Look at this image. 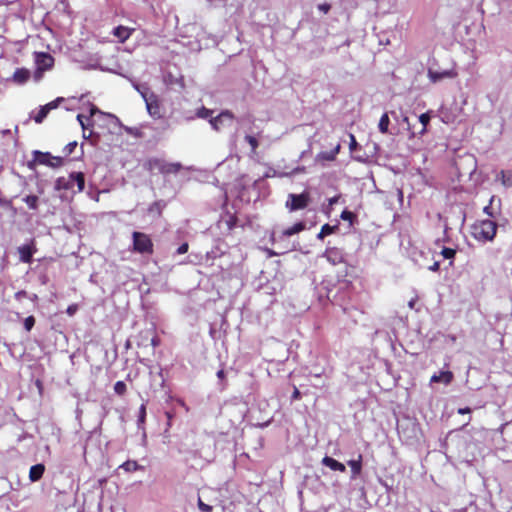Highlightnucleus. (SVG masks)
<instances>
[{"label": "nucleus", "mask_w": 512, "mask_h": 512, "mask_svg": "<svg viewBox=\"0 0 512 512\" xmlns=\"http://www.w3.org/2000/svg\"><path fill=\"white\" fill-rule=\"evenodd\" d=\"M133 87L139 92V94L143 98L148 114L154 119L161 118L162 113L158 96L152 91H150L149 87L145 84L133 83Z\"/></svg>", "instance_id": "obj_1"}, {"label": "nucleus", "mask_w": 512, "mask_h": 512, "mask_svg": "<svg viewBox=\"0 0 512 512\" xmlns=\"http://www.w3.org/2000/svg\"><path fill=\"white\" fill-rule=\"evenodd\" d=\"M497 224L489 219L479 221L472 227V234L478 241H492L496 235Z\"/></svg>", "instance_id": "obj_2"}, {"label": "nucleus", "mask_w": 512, "mask_h": 512, "mask_svg": "<svg viewBox=\"0 0 512 512\" xmlns=\"http://www.w3.org/2000/svg\"><path fill=\"white\" fill-rule=\"evenodd\" d=\"M36 65L35 78L40 79L43 72L50 70L54 65V58L46 52H36L34 54Z\"/></svg>", "instance_id": "obj_3"}, {"label": "nucleus", "mask_w": 512, "mask_h": 512, "mask_svg": "<svg viewBox=\"0 0 512 512\" xmlns=\"http://www.w3.org/2000/svg\"><path fill=\"white\" fill-rule=\"evenodd\" d=\"M133 249L141 254H150L153 252V243L148 235L141 232H133Z\"/></svg>", "instance_id": "obj_4"}, {"label": "nucleus", "mask_w": 512, "mask_h": 512, "mask_svg": "<svg viewBox=\"0 0 512 512\" xmlns=\"http://www.w3.org/2000/svg\"><path fill=\"white\" fill-rule=\"evenodd\" d=\"M209 123L213 130L222 132L233 125V115L229 111H223L218 116L210 118Z\"/></svg>", "instance_id": "obj_5"}, {"label": "nucleus", "mask_w": 512, "mask_h": 512, "mask_svg": "<svg viewBox=\"0 0 512 512\" xmlns=\"http://www.w3.org/2000/svg\"><path fill=\"white\" fill-rule=\"evenodd\" d=\"M308 202L309 195L307 193L289 194L286 205L291 211H296L306 208Z\"/></svg>", "instance_id": "obj_6"}, {"label": "nucleus", "mask_w": 512, "mask_h": 512, "mask_svg": "<svg viewBox=\"0 0 512 512\" xmlns=\"http://www.w3.org/2000/svg\"><path fill=\"white\" fill-rule=\"evenodd\" d=\"M64 101V98L62 97H58L56 98L55 100L41 106L38 110V112L36 113V115H34L33 119L36 123H42L44 121V119L47 117L48 113L53 110V109H56L61 102Z\"/></svg>", "instance_id": "obj_7"}, {"label": "nucleus", "mask_w": 512, "mask_h": 512, "mask_svg": "<svg viewBox=\"0 0 512 512\" xmlns=\"http://www.w3.org/2000/svg\"><path fill=\"white\" fill-rule=\"evenodd\" d=\"M457 75L458 74L454 68L438 71L430 67L427 72L429 80L433 83L439 82L445 78L453 79L457 77Z\"/></svg>", "instance_id": "obj_8"}, {"label": "nucleus", "mask_w": 512, "mask_h": 512, "mask_svg": "<svg viewBox=\"0 0 512 512\" xmlns=\"http://www.w3.org/2000/svg\"><path fill=\"white\" fill-rule=\"evenodd\" d=\"M322 257L332 265H338L344 261V253L337 247H327Z\"/></svg>", "instance_id": "obj_9"}, {"label": "nucleus", "mask_w": 512, "mask_h": 512, "mask_svg": "<svg viewBox=\"0 0 512 512\" xmlns=\"http://www.w3.org/2000/svg\"><path fill=\"white\" fill-rule=\"evenodd\" d=\"M34 160L38 164L56 167L60 163V158L52 157L50 153H43L39 151L34 152Z\"/></svg>", "instance_id": "obj_10"}, {"label": "nucleus", "mask_w": 512, "mask_h": 512, "mask_svg": "<svg viewBox=\"0 0 512 512\" xmlns=\"http://www.w3.org/2000/svg\"><path fill=\"white\" fill-rule=\"evenodd\" d=\"M154 167H156L163 174H176L182 165L178 162L168 163L161 160H154Z\"/></svg>", "instance_id": "obj_11"}, {"label": "nucleus", "mask_w": 512, "mask_h": 512, "mask_svg": "<svg viewBox=\"0 0 512 512\" xmlns=\"http://www.w3.org/2000/svg\"><path fill=\"white\" fill-rule=\"evenodd\" d=\"M36 249L34 248L33 244H25L18 247V253L20 261L23 263H31L33 254L35 253Z\"/></svg>", "instance_id": "obj_12"}, {"label": "nucleus", "mask_w": 512, "mask_h": 512, "mask_svg": "<svg viewBox=\"0 0 512 512\" xmlns=\"http://www.w3.org/2000/svg\"><path fill=\"white\" fill-rule=\"evenodd\" d=\"M341 145L338 143L331 151H322L316 155V162H331L336 159L337 154L340 152Z\"/></svg>", "instance_id": "obj_13"}, {"label": "nucleus", "mask_w": 512, "mask_h": 512, "mask_svg": "<svg viewBox=\"0 0 512 512\" xmlns=\"http://www.w3.org/2000/svg\"><path fill=\"white\" fill-rule=\"evenodd\" d=\"M74 188L73 173L67 177H59L55 182L56 190H72Z\"/></svg>", "instance_id": "obj_14"}, {"label": "nucleus", "mask_w": 512, "mask_h": 512, "mask_svg": "<svg viewBox=\"0 0 512 512\" xmlns=\"http://www.w3.org/2000/svg\"><path fill=\"white\" fill-rule=\"evenodd\" d=\"M304 229H305L304 222H297V223L293 224L291 227L285 229L281 235L276 236L275 234H273V240L276 241V237H278L279 239H282L284 237H290L294 234H297V233L303 231Z\"/></svg>", "instance_id": "obj_15"}, {"label": "nucleus", "mask_w": 512, "mask_h": 512, "mask_svg": "<svg viewBox=\"0 0 512 512\" xmlns=\"http://www.w3.org/2000/svg\"><path fill=\"white\" fill-rule=\"evenodd\" d=\"M322 464L324 466L330 468L333 471L345 472V470H346V467L343 463L335 460L334 458H332L330 456H325L322 459Z\"/></svg>", "instance_id": "obj_16"}, {"label": "nucleus", "mask_w": 512, "mask_h": 512, "mask_svg": "<svg viewBox=\"0 0 512 512\" xmlns=\"http://www.w3.org/2000/svg\"><path fill=\"white\" fill-rule=\"evenodd\" d=\"M453 380V373L451 371H441L438 374H434L431 376V383L442 382L446 385L450 384Z\"/></svg>", "instance_id": "obj_17"}, {"label": "nucleus", "mask_w": 512, "mask_h": 512, "mask_svg": "<svg viewBox=\"0 0 512 512\" xmlns=\"http://www.w3.org/2000/svg\"><path fill=\"white\" fill-rule=\"evenodd\" d=\"M96 113H100L99 109L95 106H92L90 108V113L88 116H85L83 114L77 115V120L83 130H87V127L90 125L91 117H93Z\"/></svg>", "instance_id": "obj_18"}, {"label": "nucleus", "mask_w": 512, "mask_h": 512, "mask_svg": "<svg viewBox=\"0 0 512 512\" xmlns=\"http://www.w3.org/2000/svg\"><path fill=\"white\" fill-rule=\"evenodd\" d=\"M145 420H146V405H145V403H143L139 408L138 418H137V427L139 430L142 431L143 441L146 440V431H145V427H144Z\"/></svg>", "instance_id": "obj_19"}, {"label": "nucleus", "mask_w": 512, "mask_h": 512, "mask_svg": "<svg viewBox=\"0 0 512 512\" xmlns=\"http://www.w3.org/2000/svg\"><path fill=\"white\" fill-rule=\"evenodd\" d=\"M30 78V71L25 68H18L13 73L12 79L17 84H24Z\"/></svg>", "instance_id": "obj_20"}, {"label": "nucleus", "mask_w": 512, "mask_h": 512, "mask_svg": "<svg viewBox=\"0 0 512 512\" xmlns=\"http://www.w3.org/2000/svg\"><path fill=\"white\" fill-rule=\"evenodd\" d=\"M44 471H45V466L43 464L33 465L29 471L30 481L36 482V481L40 480L43 476Z\"/></svg>", "instance_id": "obj_21"}, {"label": "nucleus", "mask_w": 512, "mask_h": 512, "mask_svg": "<svg viewBox=\"0 0 512 512\" xmlns=\"http://www.w3.org/2000/svg\"><path fill=\"white\" fill-rule=\"evenodd\" d=\"M132 31V29H129L127 27L118 26L113 29V35L117 37L120 42H124L130 37Z\"/></svg>", "instance_id": "obj_22"}, {"label": "nucleus", "mask_w": 512, "mask_h": 512, "mask_svg": "<svg viewBox=\"0 0 512 512\" xmlns=\"http://www.w3.org/2000/svg\"><path fill=\"white\" fill-rule=\"evenodd\" d=\"M496 180L500 181L505 188H509L512 186V173L502 170L498 173Z\"/></svg>", "instance_id": "obj_23"}, {"label": "nucleus", "mask_w": 512, "mask_h": 512, "mask_svg": "<svg viewBox=\"0 0 512 512\" xmlns=\"http://www.w3.org/2000/svg\"><path fill=\"white\" fill-rule=\"evenodd\" d=\"M337 229H338L337 225L331 226L329 224H324L321 227L320 232L317 234V239L323 240L324 237L333 234Z\"/></svg>", "instance_id": "obj_24"}, {"label": "nucleus", "mask_w": 512, "mask_h": 512, "mask_svg": "<svg viewBox=\"0 0 512 512\" xmlns=\"http://www.w3.org/2000/svg\"><path fill=\"white\" fill-rule=\"evenodd\" d=\"M74 186H77V192H82L85 186V178L82 172H73Z\"/></svg>", "instance_id": "obj_25"}, {"label": "nucleus", "mask_w": 512, "mask_h": 512, "mask_svg": "<svg viewBox=\"0 0 512 512\" xmlns=\"http://www.w3.org/2000/svg\"><path fill=\"white\" fill-rule=\"evenodd\" d=\"M389 123H390V120H389L388 114L384 113L379 120V124H378L379 131L383 134L387 133Z\"/></svg>", "instance_id": "obj_26"}, {"label": "nucleus", "mask_w": 512, "mask_h": 512, "mask_svg": "<svg viewBox=\"0 0 512 512\" xmlns=\"http://www.w3.org/2000/svg\"><path fill=\"white\" fill-rule=\"evenodd\" d=\"M120 468L125 470L126 472H133V471L139 470L141 467L136 461L128 460V461L124 462L120 466Z\"/></svg>", "instance_id": "obj_27"}, {"label": "nucleus", "mask_w": 512, "mask_h": 512, "mask_svg": "<svg viewBox=\"0 0 512 512\" xmlns=\"http://www.w3.org/2000/svg\"><path fill=\"white\" fill-rule=\"evenodd\" d=\"M23 201L32 210H36L38 208V197L36 195H27L23 198Z\"/></svg>", "instance_id": "obj_28"}, {"label": "nucleus", "mask_w": 512, "mask_h": 512, "mask_svg": "<svg viewBox=\"0 0 512 512\" xmlns=\"http://www.w3.org/2000/svg\"><path fill=\"white\" fill-rule=\"evenodd\" d=\"M348 465L351 467L352 477H356L361 472V460H350Z\"/></svg>", "instance_id": "obj_29"}, {"label": "nucleus", "mask_w": 512, "mask_h": 512, "mask_svg": "<svg viewBox=\"0 0 512 512\" xmlns=\"http://www.w3.org/2000/svg\"><path fill=\"white\" fill-rule=\"evenodd\" d=\"M431 119L430 112L423 113L419 116V122L422 124V129L420 134L423 135L426 132V127L429 124Z\"/></svg>", "instance_id": "obj_30"}, {"label": "nucleus", "mask_w": 512, "mask_h": 512, "mask_svg": "<svg viewBox=\"0 0 512 512\" xmlns=\"http://www.w3.org/2000/svg\"><path fill=\"white\" fill-rule=\"evenodd\" d=\"M212 113H213L212 110L205 108V107H201L197 110L196 116L201 119H209L210 120V118H213Z\"/></svg>", "instance_id": "obj_31"}, {"label": "nucleus", "mask_w": 512, "mask_h": 512, "mask_svg": "<svg viewBox=\"0 0 512 512\" xmlns=\"http://www.w3.org/2000/svg\"><path fill=\"white\" fill-rule=\"evenodd\" d=\"M245 141L250 145L251 153L255 154L256 153V149H257V147L259 145L257 138L255 136H253V135H249L248 134V135L245 136Z\"/></svg>", "instance_id": "obj_32"}, {"label": "nucleus", "mask_w": 512, "mask_h": 512, "mask_svg": "<svg viewBox=\"0 0 512 512\" xmlns=\"http://www.w3.org/2000/svg\"><path fill=\"white\" fill-rule=\"evenodd\" d=\"M127 391V386L123 381H117L114 384V392L120 396L124 395Z\"/></svg>", "instance_id": "obj_33"}, {"label": "nucleus", "mask_w": 512, "mask_h": 512, "mask_svg": "<svg viewBox=\"0 0 512 512\" xmlns=\"http://www.w3.org/2000/svg\"><path fill=\"white\" fill-rule=\"evenodd\" d=\"M455 254H456V250L452 249V248L443 247L442 250H441V255L445 259L452 260L455 257Z\"/></svg>", "instance_id": "obj_34"}, {"label": "nucleus", "mask_w": 512, "mask_h": 512, "mask_svg": "<svg viewBox=\"0 0 512 512\" xmlns=\"http://www.w3.org/2000/svg\"><path fill=\"white\" fill-rule=\"evenodd\" d=\"M162 207H163V204H162V202H161V201L154 202V203L149 207V212H150V213H155V214H157V215H160V214H161Z\"/></svg>", "instance_id": "obj_35"}, {"label": "nucleus", "mask_w": 512, "mask_h": 512, "mask_svg": "<svg viewBox=\"0 0 512 512\" xmlns=\"http://www.w3.org/2000/svg\"><path fill=\"white\" fill-rule=\"evenodd\" d=\"M35 324V318L33 316H28L24 320V328L26 331H30Z\"/></svg>", "instance_id": "obj_36"}, {"label": "nucleus", "mask_w": 512, "mask_h": 512, "mask_svg": "<svg viewBox=\"0 0 512 512\" xmlns=\"http://www.w3.org/2000/svg\"><path fill=\"white\" fill-rule=\"evenodd\" d=\"M198 508L200 511L202 512H211L212 511V506L208 505V504H205L201 498L198 499Z\"/></svg>", "instance_id": "obj_37"}, {"label": "nucleus", "mask_w": 512, "mask_h": 512, "mask_svg": "<svg viewBox=\"0 0 512 512\" xmlns=\"http://www.w3.org/2000/svg\"><path fill=\"white\" fill-rule=\"evenodd\" d=\"M340 218L344 221L352 222V220L354 218V214L349 210H344V211H342Z\"/></svg>", "instance_id": "obj_38"}, {"label": "nucleus", "mask_w": 512, "mask_h": 512, "mask_svg": "<svg viewBox=\"0 0 512 512\" xmlns=\"http://www.w3.org/2000/svg\"><path fill=\"white\" fill-rule=\"evenodd\" d=\"M77 147V142L76 141H73V142H70L68 143L65 148H64V152L66 155H70L71 153H73L74 149Z\"/></svg>", "instance_id": "obj_39"}, {"label": "nucleus", "mask_w": 512, "mask_h": 512, "mask_svg": "<svg viewBox=\"0 0 512 512\" xmlns=\"http://www.w3.org/2000/svg\"><path fill=\"white\" fill-rule=\"evenodd\" d=\"M349 137H350L349 149L351 151H353L358 146V143H357L356 138H355V136L353 134H350Z\"/></svg>", "instance_id": "obj_40"}, {"label": "nucleus", "mask_w": 512, "mask_h": 512, "mask_svg": "<svg viewBox=\"0 0 512 512\" xmlns=\"http://www.w3.org/2000/svg\"><path fill=\"white\" fill-rule=\"evenodd\" d=\"M330 8H331V6L328 3H322V4L318 5V10L324 14L328 13Z\"/></svg>", "instance_id": "obj_41"}, {"label": "nucleus", "mask_w": 512, "mask_h": 512, "mask_svg": "<svg viewBox=\"0 0 512 512\" xmlns=\"http://www.w3.org/2000/svg\"><path fill=\"white\" fill-rule=\"evenodd\" d=\"M188 251V244L187 243H183L181 244L178 249H177V253L178 254H184Z\"/></svg>", "instance_id": "obj_42"}, {"label": "nucleus", "mask_w": 512, "mask_h": 512, "mask_svg": "<svg viewBox=\"0 0 512 512\" xmlns=\"http://www.w3.org/2000/svg\"><path fill=\"white\" fill-rule=\"evenodd\" d=\"M339 198H340L339 195L329 198L328 199L329 206L335 205L338 202Z\"/></svg>", "instance_id": "obj_43"}, {"label": "nucleus", "mask_w": 512, "mask_h": 512, "mask_svg": "<svg viewBox=\"0 0 512 512\" xmlns=\"http://www.w3.org/2000/svg\"><path fill=\"white\" fill-rule=\"evenodd\" d=\"M300 395H301L300 391L297 388H295L292 393L291 398H292V400H298L300 398Z\"/></svg>", "instance_id": "obj_44"}, {"label": "nucleus", "mask_w": 512, "mask_h": 512, "mask_svg": "<svg viewBox=\"0 0 512 512\" xmlns=\"http://www.w3.org/2000/svg\"><path fill=\"white\" fill-rule=\"evenodd\" d=\"M439 262H434L430 267H429V270L430 271H433V272H437L439 270Z\"/></svg>", "instance_id": "obj_45"}, {"label": "nucleus", "mask_w": 512, "mask_h": 512, "mask_svg": "<svg viewBox=\"0 0 512 512\" xmlns=\"http://www.w3.org/2000/svg\"><path fill=\"white\" fill-rule=\"evenodd\" d=\"M484 213L487 214L488 216H491L493 217V213L491 211V206L488 205V206H485L484 209H483Z\"/></svg>", "instance_id": "obj_46"}, {"label": "nucleus", "mask_w": 512, "mask_h": 512, "mask_svg": "<svg viewBox=\"0 0 512 512\" xmlns=\"http://www.w3.org/2000/svg\"><path fill=\"white\" fill-rule=\"evenodd\" d=\"M471 412V409L469 407H465V408H459L458 409V413L459 414H468Z\"/></svg>", "instance_id": "obj_47"}, {"label": "nucleus", "mask_w": 512, "mask_h": 512, "mask_svg": "<svg viewBox=\"0 0 512 512\" xmlns=\"http://www.w3.org/2000/svg\"><path fill=\"white\" fill-rule=\"evenodd\" d=\"M75 310H76V306H73V305L69 306L68 309H67V313L69 315H72L75 312Z\"/></svg>", "instance_id": "obj_48"}, {"label": "nucleus", "mask_w": 512, "mask_h": 512, "mask_svg": "<svg viewBox=\"0 0 512 512\" xmlns=\"http://www.w3.org/2000/svg\"><path fill=\"white\" fill-rule=\"evenodd\" d=\"M224 376H225V372H224V370H222V369H221V370H219V371L217 372V377H218L219 379H223V378H224Z\"/></svg>", "instance_id": "obj_49"}, {"label": "nucleus", "mask_w": 512, "mask_h": 512, "mask_svg": "<svg viewBox=\"0 0 512 512\" xmlns=\"http://www.w3.org/2000/svg\"><path fill=\"white\" fill-rule=\"evenodd\" d=\"M276 175H277L276 171H275V170H273L272 172H268V173L265 175V177H272V176H276Z\"/></svg>", "instance_id": "obj_50"}, {"label": "nucleus", "mask_w": 512, "mask_h": 512, "mask_svg": "<svg viewBox=\"0 0 512 512\" xmlns=\"http://www.w3.org/2000/svg\"><path fill=\"white\" fill-rule=\"evenodd\" d=\"M91 133H92V132H89V134H88V133H86V130H83V137H84L85 139H88V138L91 136Z\"/></svg>", "instance_id": "obj_51"}, {"label": "nucleus", "mask_w": 512, "mask_h": 512, "mask_svg": "<svg viewBox=\"0 0 512 512\" xmlns=\"http://www.w3.org/2000/svg\"><path fill=\"white\" fill-rule=\"evenodd\" d=\"M23 294H25V292H24V291H20V292H18V293L16 294V296H17V297H19V296H22Z\"/></svg>", "instance_id": "obj_52"}, {"label": "nucleus", "mask_w": 512, "mask_h": 512, "mask_svg": "<svg viewBox=\"0 0 512 512\" xmlns=\"http://www.w3.org/2000/svg\"><path fill=\"white\" fill-rule=\"evenodd\" d=\"M409 307H410V308H413V307H414V301H413V300H411V301L409 302Z\"/></svg>", "instance_id": "obj_53"}, {"label": "nucleus", "mask_w": 512, "mask_h": 512, "mask_svg": "<svg viewBox=\"0 0 512 512\" xmlns=\"http://www.w3.org/2000/svg\"><path fill=\"white\" fill-rule=\"evenodd\" d=\"M152 345H153V346H156V345H157V341H156V339H154V338L152 339Z\"/></svg>", "instance_id": "obj_54"}, {"label": "nucleus", "mask_w": 512, "mask_h": 512, "mask_svg": "<svg viewBox=\"0 0 512 512\" xmlns=\"http://www.w3.org/2000/svg\"><path fill=\"white\" fill-rule=\"evenodd\" d=\"M166 415H167L168 419H171L172 416L169 413H166Z\"/></svg>", "instance_id": "obj_55"}]
</instances>
